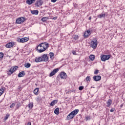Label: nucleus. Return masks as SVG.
<instances>
[{
  "label": "nucleus",
  "instance_id": "nucleus-9",
  "mask_svg": "<svg viewBox=\"0 0 125 125\" xmlns=\"http://www.w3.org/2000/svg\"><path fill=\"white\" fill-rule=\"evenodd\" d=\"M91 34V33H90V30H87L84 32L83 34V37L85 39H87V38H88V37H89Z\"/></svg>",
  "mask_w": 125,
  "mask_h": 125
},
{
  "label": "nucleus",
  "instance_id": "nucleus-18",
  "mask_svg": "<svg viewBox=\"0 0 125 125\" xmlns=\"http://www.w3.org/2000/svg\"><path fill=\"white\" fill-rule=\"evenodd\" d=\"M42 57L35 58V62H36V63H38V62H42Z\"/></svg>",
  "mask_w": 125,
  "mask_h": 125
},
{
  "label": "nucleus",
  "instance_id": "nucleus-24",
  "mask_svg": "<svg viewBox=\"0 0 125 125\" xmlns=\"http://www.w3.org/2000/svg\"><path fill=\"white\" fill-rule=\"evenodd\" d=\"M31 13L34 15H38L39 14V11L38 10H32Z\"/></svg>",
  "mask_w": 125,
  "mask_h": 125
},
{
  "label": "nucleus",
  "instance_id": "nucleus-41",
  "mask_svg": "<svg viewBox=\"0 0 125 125\" xmlns=\"http://www.w3.org/2000/svg\"><path fill=\"white\" fill-rule=\"evenodd\" d=\"M18 89H19L20 90H22V88L21 87V86H19L18 87Z\"/></svg>",
  "mask_w": 125,
  "mask_h": 125
},
{
  "label": "nucleus",
  "instance_id": "nucleus-6",
  "mask_svg": "<svg viewBox=\"0 0 125 125\" xmlns=\"http://www.w3.org/2000/svg\"><path fill=\"white\" fill-rule=\"evenodd\" d=\"M15 45V42H9L8 43H7L5 45V46L7 48H11L13 46H14Z\"/></svg>",
  "mask_w": 125,
  "mask_h": 125
},
{
  "label": "nucleus",
  "instance_id": "nucleus-16",
  "mask_svg": "<svg viewBox=\"0 0 125 125\" xmlns=\"http://www.w3.org/2000/svg\"><path fill=\"white\" fill-rule=\"evenodd\" d=\"M14 72L12 68V67L9 69V70L7 72V75H8L9 76H10V75H12V74H13Z\"/></svg>",
  "mask_w": 125,
  "mask_h": 125
},
{
  "label": "nucleus",
  "instance_id": "nucleus-5",
  "mask_svg": "<svg viewBox=\"0 0 125 125\" xmlns=\"http://www.w3.org/2000/svg\"><path fill=\"white\" fill-rule=\"evenodd\" d=\"M111 55H102L101 57L102 61H106V60H109L111 58Z\"/></svg>",
  "mask_w": 125,
  "mask_h": 125
},
{
  "label": "nucleus",
  "instance_id": "nucleus-1",
  "mask_svg": "<svg viewBox=\"0 0 125 125\" xmlns=\"http://www.w3.org/2000/svg\"><path fill=\"white\" fill-rule=\"evenodd\" d=\"M49 47V44L46 42L39 44L37 47V50L39 53L45 51L47 48Z\"/></svg>",
  "mask_w": 125,
  "mask_h": 125
},
{
  "label": "nucleus",
  "instance_id": "nucleus-11",
  "mask_svg": "<svg viewBox=\"0 0 125 125\" xmlns=\"http://www.w3.org/2000/svg\"><path fill=\"white\" fill-rule=\"evenodd\" d=\"M60 77L62 80H65L67 78V74L65 72H61Z\"/></svg>",
  "mask_w": 125,
  "mask_h": 125
},
{
  "label": "nucleus",
  "instance_id": "nucleus-39",
  "mask_svg": "<svg viewBox=\"0 0 125 125\" xmlns=\"http://www.w3.org/2000/svg\"><path fill=\"white\" fill-rule=\"evenodd\" d=\"M72 54L73 55H77L76 51H72Z\"/></svg>",
  "mask_w": 125,
  "mask_h": 125
},
{
  "label": "nucleus",
  "instance_id": "nucleus-50",
  "mask_svg": "<svg viewBox=\"0 0 125 125\" xmlns=\"http://www.w3.org/2000/svg\"><path fill=\"white\" fill-rule=\"evenodd\" d=\"M35 85H37V83L35 84Z\"/></svg>",
  "mask_w": 125,
  "mask_h": 125
},
{
  "label": "nucleus",
  "instance_id": "nucleus-15",
  "mask_svg": "<svg viewBox=\"0 0 125 125\" xmlns=\"http://www.w3.org/2000/svg\"><path fill=\"white\" fill-rule=\"evenodd\" d=\"M35 1H36V0H26V3L31 5V4L34 3Z\"/></svg>",
  "mask_w": 125,
  "mask_h": 125
},
{
  "label": "nucleus",
  "instance_id": "nucleus-12",
  "mask_svg": "<svg viewBox=\"0 0 125 125\" xmlns=\"http://www.w3.org/2000/svg\"><path fill=\"white\" fill-rule=\"evenodd\" d=\"M93 79V80L95 81V82H99V81H100V80H101V76L100 75L94 76Z\"/></svg>",
  "mask_w": 125,
  "mask_h": 125
},
{
  "label": "nucleus",
  "instance_id": "nucleus-17",
  "mask_svg": "<svg viewBox=\"0 0 125 125\" xmlns=\"http://www.w3.org/2000/svg\"><path fill=\"white\" fill-rule=\"evenodd\" d=\"M105 17H106V14H103V13H102L100 15H98L97 16V17L100 19L105 18Z\"/></svg>",
  "mask_w": 125,
  "mask_h": 125
},
{
  "label": "nucleus",
  "instance_id": "nucleus-25",
  "mask_svg": "<svg viewBox=\"0 0 125 125\" xmlns=\"http://www.w3.org/2000/svg\"><path fill=\"white\" fill-rule=\"evenodd\" d=\"M54 113L56 115H59V108L57 107V108H56L54 110Z\"/></svg>",
  "mask_w": 125,
  "mask_h": 125
},
{
  "label": "nucleus",
  "instance_id": "nucleus-26",
  "mask_svg": "<svg viewBox=\"0 0 125 125\" xmlns=\"http://www.w3.org/2000/svg\"><path fill=\"white\" fill-rule=\"evenodd\" d=\"M89 58L91 61H93L95 59V56L94 55H91L89 56Z\"/></svg>",
  "mask_w": 125,
  "mask_h": 125
},
{
  "label": "nucleus",
  "instance_id": "nucleus-28",
  "mask_svg": "<svg viewBox=\"0 0 125 125\" xmlns=\"http://www.w3.org/2000/svg\"><path fill=\"white\" fill-rule=\"evenodd\" d=\"M50 58L53 60V57H54V53L53 52H50Z\"/></svg>",
  "mask_w": 125,
  "mask_h": 125
},
{
  "label": "nucleus",
  "instance_id": "nucleus-20",
  "mask_svg": "<svg viewBox=\"0 0 125 125\" xmlns=\"http://www.w3.org/2000/svg\"><path fill=\"white\" fill-rule=\"evenodd\" d=\"M57 102H58V100H55L50 103V106H54L55 104H57Z\"/></svg>",
  "mask_w": 125,
  "mask_h": 125
},
{
  "label": "nucleus",
  "instance_id": "nucleus-2",
  "mask_svg": "<svg viewBox=\"0 0 125 125\" xmlns=\"http://www.w3.org/2000/svg\"><path fill=\"white\" fill-rule=\"evenodd\" d=\"M27 19L24 17H21L18 18L16 21V23L17 24H22V23H24V21H26Z\"/></svg>",
  "mask_w": 125,
  "mask_h": 125
},
{
  "label": "nucleus",
  "instance_id": "nucleus-45",
  "mask_svg": "<svg viewBox=\"0 0 125 125\" xmlns=\"http://www.w3.org/2000/svg\"><path fill=\"white\" fill-rule=\"evenodd\" d=\"M37 102H40V98H37Z\"/></svg>",
  "mask_w": 125,
  "mask_h": 125
},
{
  "label": "nucleus",
  "instance_id": "nucleus-10",
  "mask_svg": "<svg viewBox=\"0 0 125 125\" xmlns=\"http://www.w3.org/2000/svg\"><path fill=\"white\" fill-rule=\"evenodd\" d=\"M42 61L46 62L47 61H48V56H47V54H43L42 56Z\"/></svg>",
  "mask_w": 125,
  "mask_h": 125
},
{
  "label": "nucleus",
  "instance_id": "nucleus-19",
  "mask_svg": "<svg viewBox=\"0 0 125 125\" xmlns=\"http://www.w3.org/2000/svg\"><path fill=\"white\" fill-rule=\"evenodd\" d=\"M71 113L75 117V116H76V115H77V114L79 113V109H75L74 110L72 111Z\"/></svg>",
  "mask_w": 125,
  "mask_h": 125
},
{
  "label": "nucleus",
  "instance_id": "nucleus-38",
  "mask_svg": "<svg viewBox=\"0 0 125 125\" xmlns=\"http://www.w3.org/2000/svg\"><path fill=\"white\" fill-rule=\"evenodd\" d=\"M83 86H81L79 87V90H83Z\"/></svg>",
  "mask_w": 125,
  "mask_h": 125
},
{
  "label": "nucleus",
  "instance_id": "nucleus-14",
  "mask_svg": "<svg viewBox=\"0 0 125 125\" xmlns=\"http://www.w3.org/2000/svg\"><path fill=\"white\" fill-rule=\"evenodd\" d=\"M25 75H26L25 71H22L21 72H20V73L18 74V77L19 78H21V77H24Z\"/></svg>",
  "mask_w": 125,
  "mask_h": 125
},
{
  "label": "nucleus",
  "instance_id": "nucleus-42",
  "mask_svg": "<svg viewBox=\"0 0 125 125\" xmlns=\"http://www.w3.org/2000/svg\"><path fill=\"white\" fill-rule=\"evenodd\" d=\"M115 111V108H111L110 109V112H113Z\"/></svg>",
  "mask_w": 125,
  "mask_h": 125
},
{
  "label": "nucleus",
  "instance_id": "nucleus-35",
  "mask_svg": "<svg viewBox=\"0 0 125 125\" xmlns=\"http://www.w3.org/2000/svg\"><path fill=\"white\" fill-rule=\"evenodd\" d=\"M9 117V114H7L6 115V116L4 117V120L6 121V120H7V119H8V118Z\"/></svg>",
  "mask_w": 125,
  "mask_h": 125
},
{
  "label": "nucleus",
  "instance_id": "nucleus-36",
  "mask_svg": "<svg viewBox=\"0 0 125 125\" xmlns=\"http://www.w3.org/2000/svg\"><path fill=\"white\" fill-rule=\"evenodd\" d=\"M99 73V70H96L94 71V74L97 75Z\"/></svg>",
  "mask_w": 125,
  "mask_h": 125
},
{
  "label": "nucleus",
  "instance_id": "nucleus-49",
  "mask_svg": "<svg viewBox=\"0 0 125 125\" xmlns=\"http://www.w3.org/2000/svg\"><path fill=\"white\" fill-rule=\"evenodd\" d=\"M86 120H88V117H86Z\"/></svg>",
  "mask_w": 125,
  "mask_h": 125
},
{
  "label": "nucleus",
  "instance_id": "nucleus-32",
  "mask_svg": "<svg viewBox=\"0 0 125 125\" xmlns=\"http://www.w3.org/2000/svg\"><path fill=\"white\" fill-rule=\"evenodd\" d=\"M85 80L86 82H90V80H91L90 76H87L85 78Z\"/></svg>",
  "mask_w": 125,
  "mask_h": 125
},
{
  "label": "nucleus",
  "instance_id": "nucleus-33",
  "mask_svg": "<svg viewBox=\"0 0 125 125\" xmlns=\"http://www.w3.org/2000/svg\"><path fill=\"white\" fill-rule=\"evenodd\" d=\"M3 91H4V89H3V88L0 89V96L2 95V93H3Z\"/></svg>",
  "mask_w": 125,
  "mask_h": 125
},
{
  "label": "nucleus",
  "instance_id": "nucleus-23",
  "mask_svg": "<svg viewBox=\"0 0 125 125\" xmlns=\"http://www.w3.org/2000/svg\"><path fill=\"white\" fill-rule=\"evenodd\" d=\"M113 102L112 101H111V99H109L107 102H106V104L107 105V107H109L111 106V104H112V103Z\"/></svg>",
  "mask_w": 125,
  "mask_h": 125
},
{
  "label": "nucleus",
  "instance_id": "nucleus-40",
  "mask_svg": "<svg viewBox=\"0 0 125 125\" xmlns=\"http://www.w3.org/2000/svg\"><path fill=\"white\" fill-rule=\"evenodd\" d=\"M17 109H18L19 107H20V104H17L16 105Z\"/></svg>",
  "mask_w": 125,
  "mask_h": 125
},
{
  "label": "nucleus",
  "instance_id": "nucleus-4",
  "mask_svg": "<svg viewBox=\"0 0 125 125\" xmlns=\"http://www.w3.org/2000/svg\"><path fill=\"white\" fill-rule=\"evenodd\" d=\"M29 41V38L25 37V38H22L21 39L20 38H17V42H28Z\"/></svg>",
  "mask_w": 125,
  "mask_h": 125
},
{
  "label": "nucleus",
  "instance_id": "nucleus-34",
  "mask_svg": "<svg viewBox=\"0 0 125 125\" xmlns=\"http://www.w3.org/2000/svg\"><path fill=\"white\" fill-rule=\"evenodd\" d=\"M4 55V54H3V53L0 52V59H2V58H3Z\"/></svg>",
  "mask_w": 125,
  "mask_h": 125
},
{
  "label": "nucleus",
  "instance_id": "nucleus-48",
  "mask_svg": "<svg viewBox=\"0 0 125 125\" xmlns=\"http://www.w3.org/2000/svg\"><path fill=\"white\" fill-rule=\"evenodd\" d=\"M124 106V105L123 104H122L121 105V107H123Z\"/></svg>",
  "mask_w": 125,
  "mask_h": 125
},
{
  "label": "nucleus",
  "instance_id": "nucleus-46",
  "mask_svg": "<svg viewBox=\"0 0 125 125\" xmlns=\"http://www.w3.org/2000/svg\"><path fill=\"white\" fill-rule=\"evenodd\" d=\"M27 125H32V123H31V122H28Z\"/></svg>",
  "mask_w": 125,
  "mask_h": 125
},
{
  "label": "nucleus",
  "instance_id": "nucleus-29",
  "mask_svg": "<svg viewBox=\"0 0 125 125\" xmlns=\"http://www.w3.org/2000/svg\"><path fill=\"white\" fill-rule=\"evenodd\" d=\"M13 71L14 72L15 71H17V69H18V66H14L13 67H11Z\"/></svg>",
  "mask_w": 125,
  "mask_h": 125
},
{
  "label": "nucleus",
  "instance_id": "nucleus-8",
  "mask_svg": "<svg viewBox=\"0 0 125 125\" xmlns=\"http://www.w3.org/2000/svg\"><path fill=\"white\" fill-rule=\"evenodd\" d=\"M59 71V68H56L54 69L49 74V77H53Z\"/></svg>",
  "mask_w": 125,
  "mask_h": 125
},
{
  "label": "nucleus",
  "instance_id": "nucleus-13",
  "mask_svg": "<svg viewBox=\"0 0 125 125\" xmlns=\"http://www.w3.org/2000/svg\"><path fill=\"white\" fill-rule=\"evenodd\" d=\"M75 116L72 114L71 112H70L68 115L67 116L66 118L67 120H68V121H70V120H72V119H73V118Z\"/></svg>",
  "mask_w": 125,
  "mask_h": 125
},
{
  "label": "nucleus",
  "instance_id": "nucleus-3",
  "mask_svg": "<svg viewBox=\"0 0 125 125\" xmlns=\"http://www.w3.org/2000/svg\"><path fill=\"white\" fill-rule=\"evenodd\" d=\"M97 40L94 39L93 41L91 42V47L93 48V49H95L96 47H97Z\"/></svg>",
  "mask_w": 125,
  "mask_h": 125
},
{
  "label": "nucleus",
  "instance_id": "nucleus-7",
  "mask_svg": "<svg viewBox=\"0 0 125 125\" xmlns=\"http://www.w3.org/2000/svg\"><path fill=\"white\" fill-rule=\"evenodd\" d=\"M42 3H43L42 0H38L35 3V5H36V6H37V7H39L42 5Z\"/></svg>",
  "mask_w": 125,
  "mask_h": 125
},
{
  "label": "nucleus",
  "instance_id": "nucleus-30",
  "mask_svg": "<svg viewBox=\"0 0 125 125\" xmlns=\"http://www.w3.org/2000/svg\"><path fill=\"white\" fill-rule=\"evenodd\" d=\"M24 67H25V68H30V67H31V63H26L24 64Z\"/></svg>",
  "mask_w": 125,
  "mask_h": 125
},
{
  "label": "nucleus",
  "instance_id": "nucleus-43",
  "mask_svg": "<svg viewBox=\"0 0 125 125\" xmlns=\"http://www.w3.org/2000/svg\"><path fill=\"white\" fill-rule=\"evenodd\" d=\"M51 2H56L57 0H51Z\"/></svg>",
  "mask_w": 125,
  "mask_h": 125
},
{
  "label": "nucleus",
  "instance_id": "nucleus-22",
  "mask_svg": "<svg viewBox=\"0 0 125 125\" xmlns=\"http://www.w3.org/2000/svg\"><path fill=\"white\" fill-rule=\"evenodd\" d=\"M40 90V88H36L34 89L33 92L36 95H38L39 94V91Z\"/></svg>",
  "mask_w": 125,
  "mask_h": 125
},
{
  "label": "nucleus",
  "instance_id": "nucleus-47",
  "mask_svg": "<svg viewBox=\"0 0 125 125\" xmlns=\"http://www.w3.org/2000/svg\"><path fill=\"white\" fill-rule=\"evenodd\" d=\"M88 19L89 20H91V17H90Z\"/></svg>",
  "mask_w": 125,
  "mask_h": 125
},
{
  "label": "nucleus",
  "instance_id": "nucleus-31",
  "mask_svg": "<svg viewBox=\"0 0 125 125\" xmlns=\"http://www.w3.org/2000/svg\"><path fill=\"white\" fill-rule=\"evenodd\" d=\"M33 103H30L28 105V106L29 108V109H32V108H33Z\"/></svg>",
  "mask_w": 125,
  "mask_h": 125
},
{
  "label": "nucleus",
  "instance_id": "nucleus-37",
  "mask_svg": "<svg viewBox=\"0 0 125 125\" xmlns=\"http://www.w3.org/2000/svg\"><path fill=\"white\" fill-rule=\"evenodd\" d=\"M15 106V103H12L11 105L10 106V108H13Z\"/></svg>",
  "mask_w": 125,
  "mask_h": 125
},
{
  "label": "nucleus",
  "instance_id": "nucleus-21",
  "mask_svg": "<svg viewBox=\"0 0 125 125\" xmlns=\"http://www.w3.org/2000/svg\"><path fill=\"white\" fill-rule=\"evenodd\" d=\"M49 19V18L48 17H43L42 18L41 21L42 22H45V21H47Z\"/></svg>",
  "mask_w": 125,
  "mask_h": 125
},
{
  "label": "nucleus",
  "instance_id": "nucleus-27",
  "mask_svg": "<svg viewBox=\"0 0 125 125\" xmlns=\"http://www.w3.org/2000/svg\"><path fill=\"white\" fill-rule=\"evenodd\" d=\"M79 39V36L78 35H74L73 37V40H72L73 42H75L77 40Z\"/></svg>",
  "mask_w": 125,
  "mask_h": 125
},
{
  "label": "nucleus",
  "instance_id": "nucleus-44",
  "mask_svg": "<svg viewBox=\"0 0 125 125\" xmlns=\"http://www.w3.org/2000/svg\"><path fill=\"white\" fill-rule=\"evenodd\" d=\"M52 19H53V20H56L57 19V17H55Z\"/></svg>",
  "mask_w": 125,
  "mask_h": 125
}]
</instances>
